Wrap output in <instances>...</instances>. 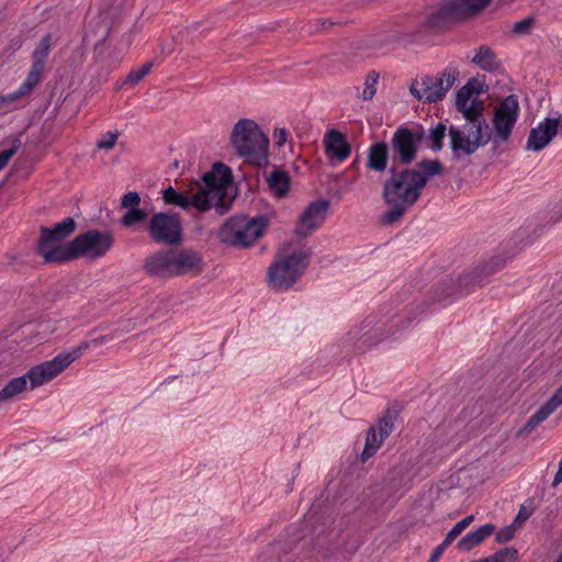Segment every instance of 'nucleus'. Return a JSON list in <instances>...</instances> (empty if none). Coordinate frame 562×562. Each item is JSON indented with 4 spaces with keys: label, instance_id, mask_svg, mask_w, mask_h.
<instances>
[{
    "label": "nucleus",
    "instance_id": "e433bc0d",
    "mask_svg": "<svg viewBox=\"0 0 562 562\" xmlns=\"http://www.w3.org/2000/svg\"><path fill=\"white\" fill-rule=\"evenodd\" d=\"M447 126L439 122L435 127H431L428 138L431 142L430 148L434 151H440L443 148V139L446 137Z\"/></svg>",
    "mask_w": 562,
    "mask_h": 562
},
{
    "label": "nucleus",
    "instance_id": "a878e982",
    "mask_svg": "<svg viewBox=\"0 0 562 562\" xmlns=\"http://www.w3.org/2000/svg\"><path fill=\"white\" fill-rule=\"evenodd\" d=\"M324 146L327 157L335 158L339 162L346 160L351 153L350 144L346 140L345 135L337 130H329L325 134Z\"/></svg>",
    "mask_w": 562,
    "mask_h": 562
},
{
    "label": "nucleus",
    "instance_id": "bb28decb",
    "mask_svg": "<svg viewBox=\"0 0 562 562\" xmlns=\"http://www.w3.org/2000/svg\"><path fill=\"white\" fill-rule=\"evenodd\" d=\"M492 0H449L446 2L453 22L470 18L486 8Z\"/></svg>",
    "mask_w": 562,
    "mask_h": 562
},
{
    "label": "nucleus",
    "instance_id": "603ef678",
    "mask_svg": "<svg viewBox=\"0 0 562 562\" xmlns=\"http://www.w3.org/2000/svg\"><path fill=\"white\" fill-rule=\"evenodd\" d=\"M463 87H470L469 92L472 94H479L481 90L480 82L476 78H471Z\"/></svg>",
    "mask_w": 562,
    "mask_h": 562
},
{
    "label": "nucleus",
    "instance_id": "49530a36",
    "mask_svg": "<svg viewBox=\"0 0 562 562\" xmlns=\"http://www.w3.org/2000/svg\"><path fill=\"white\" fill-rule=\"evenodd\" d=\"M122 333V330L120 329H115L112 334L110 335H102V336H99L97 338H93L91 339L90 341H85L86 344H88V348L90 346H93V347H98L102 344H105L108 341H111L112 339L114 338H117L120 336V334Z\"/></svg>",
    "mask_w": 562,
    "mask_h": 562
},
{
    "label": "nucleus",
    "instance_id": "13d9d810",
    "mask_svg": "<svg viewBox=\"0 0 562 562\" xmlns=\"http://www.w3.org/2000/svg\"><path fill=\"white\" fill-rule=\"evenodd\" d=\"M9 106L7 105L5 99L0 94V113L9 112Z\"/></svg>",
    "mask_w": 562,
    "mask_h": 562
},
{
    "label": "nucleus",
    "instance_id": "37998d69",
    "mask_svg": "<svg viewBox=\"0 0 562 562\" xmlns=\"http://www.w3.org/2000/svg\"><path fill=\"white\" fill-rule=\"evenodd\" d=\"M470 87H462L457 91L456 97V106L459 112L469 104L470 99L472 98V93L469 92Z\"/></svg>",
    "mask_w": 562,
    "mask_h": 562
},
{
    "label": "nucleus",
    "instance_id": "3c124183",
    "mask_svg": "<svg viewBox=\"0 0 562 562\" xmlns=\"http://www.w3.org/2000/svg\"><path fill=\"white\" fill-rule=\"evenodd\" d=\"M411 133L413 135V140L414 143L416 144V146L418 147L419 146V143L424 139L425 137V131L423 128V126L418 125L416 126L415 128H411Z\"/></svg>",
    "mask_w": 562,
    "mask_h": 562
},
{
    "label": "nucleus",
    "instance_id": "b1692460",
    "mask_svg": "<svg viewBox=\"0 0 562 562\" xmlns=\"http://www.w3.org/2000/svg\"><path fill=\"white\" fill-rule=\"evenodd\" d=\"M562 404V385L554 394L532 414L518 430L519 436H528L536 427L544 422Z\"/></svg>",
    "mask_w": 562,
    "mask_h": 562
},
{
    "label": "nucleus",
    "instance_id": "aec40b11",
    "mask_svg": "<svg viewBox=\"0 0 562 562\" xmlns=\"http://www.w3.org/2000/svg\"><path fill=\"white\" fill-rule=\"evenodd\" d=\"M557 135H562V115L546 117L537 127L531 128L526 148L532 151H540Z\"/></svg>",
    "mask_w": 562,
    "mask_h": 562
},
{
    "label": "nucleus",
    "instance_id": "4468645a",
    "mask_svg": "<svg viewBox=\"0 0 562 562\" xmlns=\"http://www.w3.org/2000/svg\"><path fill=\"white\" fill-rule=\"evenodd\" d=\"M505 265L503 257H493L488 262L476 268L474 271L462 273L458 280L445 282L442 292L437 296L438 301L446 300L453 294V291H458L460 294L469 293L475 285H481L485 279Z\"/></svg>",
    "mask_w": 562,
    "mask_h": 562
},
{
    "label": "nucleus",
    "instance_id": "9b49d317",
    "mask_svg": "<svg viewBox=\"0 0 562 562\" xmlns=\"http://www.w3.org/2000/svg\"><path fill=\"white\" fill-rule=\"evenodd\" d=\"M54 41L53 35L50 33H46L40 40L35 49L32 53V65L29 70V74L25 80L21 83V86L15 90L7 94H2L5 99L7 105L11 111L14 109V103L29 94L42 80V75L53 47Z\"/></svg>",
    "mask_w": 562,
    "mask_h": 562
},
{
    "label": "nucleus",
    "instance_id": "c85d7f7f",
    "mask_svg": "<svg viewBox=\"0 0 562 562\" xmlns=\"http://www.w3.org/2000/svg\"><path fill=\"white\" fill-rule=\"evenodd\" d=\"M494 532H495V526L493 524L482 525L474 531L468 532L464 537H462L458 541L457 548L460 551H470L474 547L481 544L485 539H487Z\"/></svg>",
    "mask_w": 562,
    "mask_h": 562
},
{
    "label": "nucleus",
    "instance_id": "bf43d9fd",
    "mask_svg": "<svg viewBox=\"0 0 562 562\" xmlns=\"http://www.w3.org/2000/svg\"><path fill=\"white\" fill-rule=\"evenodd\" d=\"M474 521V515H469L461 519V522L468 528Z\"/></svg>",
    "mask_w": 562,
    "mask_h": 562
},
{
    "label": "nucleus",
    "instance_id": "680f3d73",
    "mask_svg": "<svg viewBox=\"0 0 562 562\" xmlns=\"http://www.w3.org/2000/svg\"><path fill=\"white\" fill-rule=\"evenodd\" d=\"M557 562H562V551H561V554L559 555Z\"/></svg>",
    "mask_w": 562,
    "mask_h": 562
},
{
    "label": "nucleus",
    "instance_id": "2f4dec72",
    "mask_svg": "<svg viewBox=\"0 0 562 562\" xmlns=\"http://www.w3.org/2000/svg\"><path fill=\"white\" fill-rule=\"evenodd\" d=\"M471 61L481 69L490 72L496 71L501 67V61L497 59L494 50L485 45L477 48Z\"/></svg>",
    "mask_w": 562,
    "mask_h": 562
},
{
    "label": "nucleus",
    "instance_id": "7c9ffc66",
    "mask_svg": "<svg viewBox=\"0 0 562 562\" xmlns=\"http://www.w3.org/2000/svg\"><path fill=\"white\" fill-rule=\"evenodd\" d=\"M267 183L270 191L279 199L284 198L290 190L291 178L286 171L274 169L268 177Z\"/></svg>",
    "mask_w": 562,
    "mask_h": 562
},
{
    "label": "nucleus",
    "instance_id": "473e14b6",
    "mask_svg": "<svg viewBox=\"0 0 562 562\" xmlns=\"http://www.w3.org/2000/svg\"><path fill=\"white\" fill-rule=\"evenodd\" d=\"M408 477L404 468H394L387 473L385 488L389 495H394L402 488H407Z\"/></svg>",
    "mask_w": 562,
    "mask_h": 562
},
{
    "label": "nucleus",
    "instance_id": "f257e3e1",
    "mask_svg": "<svg viewBox=\"0 0 562 562\" xmlns=\"http://www.w3.org/2000/svg\"><path fill=\"white\" fill-rule=\"evenodd\" d=\"M422 181L419 178L417 180L409 167L390 166L382 189L383 201L389 206L382 215L384 224L397 222L416 204L423 192Z\"/></svg>",
    "mask_w": 562,
    "mask_h": 562
},
{
    "label": "nucleus",
    "instance_id": "7ed1b4c3",
    "mask_svg": "<svg viewBox=\"0 0 562 562\" xmlns=\"http://www.w3.org/2000/svg\"><path fill=\"white\" fill-rule=\"evenodd\" d=\"M231 144L246 162L265 168L269 165L267 135L249 119H240L233 127Z\"/></svg>",
    "mask_w": 562,
    "mask_h": 562
},
{
    "label": "nucleus",
    "instance_id": "79ce46f5",
    "mask_svg": "<svg viewBox=\"0 0 562 562\" xmlns=\"http://www.w3.org/2000/svg\"><path fill=\"white\" fill-rule=\"evenodd\" d=\"M117 137V132H106L98 139L97 147L99 149H112L116 144Z\"/></svg>",
    "mask_w": 562,
    "mask_h": 562
},
{
    "label": "nucleus",
    "instance_id": "6ab92c4d",
    "mask_svg": "<svg viewBox=\"0 0 562 562\" xmlns=\"http://www.w3.org/2000/svg\"><path fill=\"white\" fill-rule=\"evenodd\" d=\"M397 416L396 412L386 409L379 418L376 425L371 426L367 432L366 446L361 453V459L366 461L372 457L381 447L383 441L390 436L394 428V420Z\"/></svg>",
    "mask_w": 562,
    "mask_h": 562
},
{
    "label": "nucleus",
    "instance_id": "5701e85b",
    "mask_svg": "<svg viewBox=\"0 0 562 562\" xmlns=\"http://www.w3.org/2000/svg\"><path fill=\"white\" fill-rule=\"evenodd\" d=\"M173 250H159L147 257L144 269L149 276L160 278L175 277Z\"/></svg>",
    "mask_w": 562,
    "mask_h": 562
},
{
    "label": "nucleus",
    "instance_id": "f3484780",
    "mask_svg": "<svg viewBox=\"0 0 562 562\" xmlns=\"http://www.w3.org/2000/svg\"><path fill=\"white\" fill-rule=\"evenodd\" d=\"M389 146L393 167H408L417 157L418 147L413 140L411 128L405 125H401L393 133Z\"/></svg>",
    "mask_w": 562,
    "mask_h": 562
},
{
    "label": "nucleus",
    "instance_id": "393cba45",
    "mask_svg": "<svg viewBox=\"0 0 562 562\" xmlns=\"http://www.w3.org/2000/svg\"><path fill=\"white\" fill-rule=\"evenodd\" d=\"M175 277L192 274L198 276L203 271L202 257L193 250L183 249L173 251Z\"/></svg>",
    "mask_w": 562,
    "mask_h": 562
},
{
    "label": "nucleus",
    "instance_id": "a19ab883",
    "mask_svg": "<svg viewBox=\"0 0 562 562\" xmlns=\"http://www.w3.org/2000/svg\"><path fill=\"white\" fill-rule=\"evenodd\" d=\"M518 528L519 526H515V522L502 528L501 530L497 531L495 536V541L497 543H506L510 541L515 537V533Z\"/></svg>",
    "mask_w": 562,
    "mask_h": 562
},
{
    "label": "nucleus",
    "instance_id": "c9c22d12",
    "mask_svg": "<svg viewBox=\"0 0 562 562\" xmlns=\"http://www.w3.org/2000/svg\"><path fill=\"white\" fill-rule=\"evenodd\" d=\"M150 211L146 207H134L127 210L121 217V225L124 227H132L138 223H143L147 220Z\"/></svg>",
    "mask_w": 562,
    "mask_h": 562
},
{
    "label": "nucleus",
    "instance_id": "1a4fd4ad",
    "mask_svg": "<svg viewBox=\"0 0 562 562\" xmlns=\"http://www.w3.org/2000/svg\"><path fill=\"white\" fill-rule=\"evenodd\" d=\"M54 41L53 35L50 33H46L40 40L35 49L32 53V65L29 70V74L25 80L21 83V86L15 90L7 94H2L5 99L7 105L11 111L14 109V103L29 94L42 80V75L53 47Z\"/></svg>",
    "mask_w": 562,
    "mask_h": 562
},
{
    "label": "nucleus",
    "instance_id": "ddd939ff",
    "mask_svg": "<svg viewBox=\"0 0 562 562\" xmlns=\"http://www.w3.org/2000/svg\"><path fill=\"white\" fill-rule=\"evenodd\" d=\"M87 349L88 344L80 342L70 351L60 352L52 360L44 361L35 367H32L26 373L27 380H30L31 389H35L53 380L70 363L77 360Z\"/></svg>",
    "mask_w": 562,
    "mask_h": 562
},
{
    "label": "nucleus",
    "instance_id": "c756f323",
    "mask_svg": "<svg viewBox=\"0 0 562 562\" xmlns=\"http://www.w3.org/2000/svg\"><path fill=\"white\" fill-rule=\"evenodd\" d=\"M412 169L417 179H423L420 186L424 189L429 179L442 173L443 165L438 159H423L416 165V168Z\"/></svg>",
    "mask_w": 562,
    "mask_h": 562
},
{
    "label": "nucleus",
    "instance_id": "72a5a7b5",
    "mask_svg": "<svg viewBox=\"0 0 562 562\" xmlns=\"http://www.w3.org/2000/svg\"><path fill=\"white\" fill-rule=\"evenodd\" d=\"M450 23H453V20L447 4L443 3L427 16L426 25L429 29L441 30L447 27Z\"/></svg>",
    "mask_w": 562,
    "mask_h": 562
},
{
    "label": "nucleus",
    "instance_id": "58836bf2",
    "mask_svg": "<svg viewBox=\"0 0 562 562\" xmlns=\"http://www.w3.org/2000/svg\"><path fill=\"white\" fill-rule=\"evenodd\" d=\"M379 80V72L372 70L367 75L366 82H364V89L362 91V99L363 100H371L373 95L375 94V85Z\"/></svg>",
    "mask_w": 562,
    "mask_h": 562
},
{
    "label": "nucleus",
    "instance_id": "f704fd0d",
    "mask_svg": "<svg viewBox=\"0 0 562 562\" xmlns=\"http://www.w3.org/2000/svg\"><path fill=\"white\" fill-rule=\"evenodd\" d=\"M27 376L26 374L11 379L5 386L0 390V402L13 398L15 395L26 390Z\"/></svg>",
    "mask_w": 562,
    "mask_h": 562
},
{
    "label": "nucleus",
    "instance_id": "4be33fe9",
    "mask_svg": "<svg viewBox=\"0 0 562 562\" xmlns=\"http://www.w3.org/2000/svg\"><path fill=\"white\" fill-rule=\"evenodd\" d=\"M162 200L166 204L179 206L186 211L190 207H194L199 212L210 211L207 202L202 201L192 188L183 192L169 186L162 191Z\"/></svg>",
    "mask_w": 562,
    "mask_h": 562
},
{
    "label": "nucleus",
    "instance_id": "8fccbe9b",
    "mask_svg": "<svg viewBox=\"0 0 562 562\" xmlns=\"http://www.w3.org/2000/svg\"><path fill=\"white\" fill-rule=\"evenodd\" d=\"M465 529L467 527L460 520L449 530V532L446 535V538L448 541L453 542L457 537H459Z\"/></svg>",
    "mask_w": 562,
    "mask_h": 562
},
{
    "label": "nucleus",
    "instance_id": "423d86ee",
    "mask_svg": "<svg viewBox=\"0 0 562 562\" xmlns=\"http://www.w3.org/2000/svg\"><path fill=\"white\" fill-rule=\"evenodd\" d=\"M114 246V236L110 231L89 229L68 241L64 258L71 262L78 258L90 261L104 257Z\"/></svg>",
    "mask_w": 562,
    "mask_h": 562
},
{
    "label": "nucleus",
    "instance_id": "09e8293b",
    "mask_svg": "<svg viewBox=\"0 0 562 562\" xmlns=\"http://www.w3.org/2000/svg\"><path fill=\"white\" fill-rule=\"evenodd\" d=\"M451 543V541L445 538V540L434 549L428 562H437Z\"/></svg>",
    "mask_w": 562,
    "mask_h": 562
},
{
    "label": "nucleus",
    "instance_id": "4d7b16f0",
    "mask_svg": "<svg viewBox=\"0 0 562 562\" xmlns=\"http://www.w3.org/2000/svg\"><path fill=\"white\" fill-rule=\"evenodd\" d=\"M528 517H529L528 514H524L522 510H520L517 514V516H516V518H515V520L513 522H515V526H519L520 527L519 521H525Z\"/></svg>",
    "mask_w": 562,
    "mask_h": 562
},
{
    "label": "nucleus",
    "instance_id": "a18cd8bd",
    "mask_svg": "<svg viewBox=\"0 0 562 562\" xmlns=\"http://www.w3.org/2000/svg\"><path fill=\"white\" fill-rule=\"evenodd\" d=\"M140 196L137 192H127L123 195L121 206L127 210L140 207Z\"/></svg>",
    "mask_w": 562,
    "mask_h": 562
},
{
    "label": "nucleus",
    "instance_id": "de8ad7c7",
    "mask_svg": "<svg viewBox=\"0 0 562 562\" xmlns=\"http://www.w3.org/2000/svg\"><path fill=\"white\" fill-rule=\"evenodd\" d=\"M484 109H485L484 102L482 100L475 98L471 101V103H469L468 105H465L464 109H462L461 113H462L463 117H465V113L469 110H474L475 112H477V114L484 115Z\"/></svg>",
    "mask_w": 562,
    "mask_h": 562
},
{
    "label": "nucleus",
    "instance_id": "a211bd4d",
    "mask_svg": "<svg viewBox=\"0 0 562 562\" xmlns=\"http://www.w3.org/2000/svg\"><path fill=\"white\" fill-rule=\"evenodd\" d=\"M459 70L457 68H445L438 76H424L422 78L423 97L427 103H435L445 98L449 89L458 79Z\"/></svg>",
    "mask_w": 562,
    "mask_h": 562
},
{
    "label": "nucleus",
    "instance_id": "2eb2a0df",
    "mask_svg": "<svg viewBox=\"0 0 562 562\" xmlns=\"http://www.w3.org/2000/svg\"><path fill=\"white\" fill-rule=\"evenodd\" d=\"M146 231L156 244L177 245L183 238L181 217L178 213H154L147 222Z\"/></svg>",
    "mask_w": 562,
    "mask_h": 562
},
{
    "label": "nucleus",
    "instance_id": "c03bdc74",
    "mask_svg": "<svg viewBox=\"0 0 562 562\" xmlns=\"http://www.w3.org/2000/svg\"><path fill=\"white\" fill-rule=\"evenodd\" d=\"M21 146L20 139L15 138L12 146L0 153V170H2Z\"/></svg>",
    "mask_w": 562,
    "mask_h": 562
},
{
    "label": "nucleus",
    "instance_id": "9d476101",
    "mask_svg": "<svg viewBox=\"0 0 562 562\" xmlns=\"http://www.w3.org/2000/svg\"><path fill=\"white\" fill-rule=\"evenodd\" d=\"M54 41L53 35L50 33H46L40 40L35 49L32 53V65L29 70V74L25 80L21 83V86L15 90L7 94H2L5 99L7 105L11 111L14 109V103L29 94L42 80V75L53 47Z\"/></svg>",
    "mask_w": 562,
    "mask_h": 562
},
{
    "label": "nucleus",
    "instance_id": "f8f14e48",
    "mask_svg": "<svg viewBox=\"0 0 562 562\" xmlns=\"http://www.w3.org/2000/svg\"><path fill=\"white\" fill-rule=\"evenodd\" d=\"M54 41L53 35L50 33H46L40 40L35 49L32 53V65L29 70V74L25 80L21 83V86L15 90L7 94H2L5 99L7 105L11 111L14 109V103L29 94L42 80V75L53 47Z\"/></svg>",
    "mask_w": 562,
    "mask_h": 562
},
{
    "label": "nucleus",
    "instance_id": "6e6552de",
    "mask_svg": "<svg viewBox=\"0 0 562 562\" xmlns=\"http://www.w3.org/2000/svg\"><path fill=\"white\" fill-rule=\"evenodd\" d=\"M308 251L293 252L268 269V283L274 291H286L292 288L303 274L310 261Z\"/></svg>",
    "mask_w": 562,
    "mask_h": 562
},
{
    "label": "nucleus",
    "instance_id": "0eeeda50",
    "mask_svg": "<svg viewBox=\"0 0 562 562\" xmlns=\"http://www.w3.org/2000/svg\"><path fill=\"white\" fill-rule=\"evenodd\" d=\"M213 170L222 173V178L213 172L203 175V186L192 187L202 201H206L210 210L214 209L217 215L226 214L233 206L234 198H231L227 188L224 186L225 177L231 176V169L223 162H215Z\"/></svg>",
    "mask_w": 562,
    "mask_h": 562
},
{
    "label": "nucleus",
    "instance_id": "ea45409f",
    "mask_svg": "<svg viewBox=\"0 0 562 562\" xmlns=\"http://www.w3.org/2000/svg\"><path fill=\"white\" fill-rule=\"evenodd\" d=\"M535 22H536L535 18L527 16V18L516 22L513 25V33H515L517 35H527L530 33L531 29L533 27Z\"/></svg>",
    "mask_w": 562,
    "mask_h": 562
},
{
    "label": "nucleus",
    "instance_id": "4c0bfd02",
    "mask_svg": "<svg viewBox=\"0 0 562 562\" xmlns=\"http://www.w3.org/2000/svg\"><path fill=\"white\" fill-rule=\"evenodd\" d=\"M154 66L153 61H146L137 69H132L125 78L124 83L130 86H135L139 81H142L151 70Z\"/></svg>",
    "mask_w": 562,
    "mask_h": 562
},
{
    "label": "nucleus",
    "instance_id": "20e7f679",
    "mask_svg": "<svg viewBox=\"0 0 562 562\" xmlns=\"http://www.w3.org/2000/svg\"><path fill=\"white\" fill-rule=\"evenodd\" d=\"M268 223L266 216L249 218L246 215H235L220 227L218 239L228 246L247 248L262 236Z\"/></svg>",
    "mask_w": 562,
    "mask_h": 562
},
{
    "label": "nucleus",
    "instance_id": "dca6fc26",
    "mask_svg": "<svg viewBox=\"0 0 562 562\" xmlns=\"http://www.w3.org/2000/svg\"><path fill=\"white\" fill-rule=\"evenodd\" d=\"M519 116V102L515 94H509L494 110L493 123V143L507 142L513 133V128Z\"/></svg>",
    "mask_w": 562,
    "mask_h": 562
},
{
    "label": "nucleus",
    "instance_id": "412c9836",
    "mask_svg": "<svg viewBox=\"0 0 562 562\" xmlns=\"http://www.w3.org/2000/svg\"><path fill=\"white\" fill-rule=\"evenodd\" d=\"M329 201L317 200L310 203L303 211L295 226L296 235L305 237L312 234L326 218Z\"/></svg>",
    "mask_w": 562,
    "mask_h": 562
},
{
    "label": "nucleus",
    "instance_id": "864d4df0",
    "mask_svg": "<svg viewBox=\"0 0 562 562\" xmlns=\"http://www.w3.org/2000/svg\"><path fill=\"white\" fill-rule=\"evenodd\" d=\"M288 135H289V133L285 128L276 130V132H274L276 144L278 146H282L286 142Z\"/></svg>",
    "mask_w": 562,
    "mask_h": 562
},
{
    "label": "nucleus",
    "instance_id": "6e6d98bb",
    "mask_svg": "<svg viewBox=\"0 0 562 562\" xmlns=\"http://www.w3.org/2000/svg\"><path fill=\"white\" fill-rule=\"evenodd\" d=\"M133 35L132 33L124 34L121 38V44H124L125 48H128L132 44Z\"/></svg>",
    "mask_w": 562,
    "mask_h": 562
},
{
    "label": "nucleus",
    "instance_id": "5fc2aeb1",
    "mask_svg": "<svg viewBox=\"0 0 562 562\" xmlns=\"http://www.w3.org/2000/svg\"><path fill=\"white\" fill-rule=\"evenodd\" d=\"M417 85L418 82L417 81H414L411 87H409V91L417 99V100H424V97H423V88L422 89H418L417 88Z\"/></svg>",
    "mask_w": 562,
    "mask_h": 562
},
{
    "label": "nucleus",
    "instance_id": "39448f33",
    "mask_svg": "<svg viewBox=\"0 0 562 562\" xmlns=\"http://www.w3.org/2000/svg\"><path fill=\"white\" fill-rule=\"evenodd\" d=\"M76 228L77 223L72 217H66L52 227H40L36 251L45 263H66L64 254L68 243L64 240L71 236Z\"/></svg>",
    "mask_w": 562,
    "mask_h": 562
},
{
    "label": "nucleus",
    "instance_id": "f03ea898",
    "mask_svg": "<svg viewBox=\"0 0 562 562\" xmlns=\"http://www.w3.org/2000/svg\"><path fill=\"white\" fill-rule=\"evenodd\" d=\"M463 119L465 123L462 128L454 125L448 128L450 148L454 159H460L462 155L471 156L480 147L493 142V132L485 115L469 110Z\"/></svg>",
    "mask_w": 562,
    "mask_h": 562
},
{
    "label": "nucleus",
    "instance_id": "052dcab7",
    "mask_svg": "<svg viewBox=\"0 0 562 562\" xmlns=\"http://www.w3.org/2000/svg\"><path fill=\"white\" fill-rule=\"evenodd\" d=\"M110 32H111V30H110V29H106L105 34L103 35V37H102V38H100V40H99L98 44H102L103 42H105V41H106V38H108V37H109V35H110Z\"/></svg>",
    "mask_w": 562,
    "mask_h": 562
},
{
    "label": "nucleus",
    "instance_id": "cd10ccee",
    "mask_svg": "<svg viewBox=\"0 0 562 562\" xmlns=\"http://www.w3.org/2000/svg\"><path fill=\"white\" fill-rule=\"evenodd\" d=\"M391 149L387 143L378 142L368 149L367 168L376 172L387 169Z\"/></svg>",
    "mask_w": 562,
    "mask_h": 562
}]
</instances>
